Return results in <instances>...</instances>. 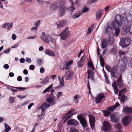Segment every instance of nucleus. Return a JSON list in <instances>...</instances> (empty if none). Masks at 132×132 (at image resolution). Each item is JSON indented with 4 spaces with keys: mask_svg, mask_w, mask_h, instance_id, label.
I'll list each match as a JSON object with an SVG mask.
<instances>
[{
    "mask_svg": "<svg viewBox=\"0 0 132 132\" xmlns=\"http://www.w3.org/2000/svg\"><path fill=\"white\" fill-rule=\"evenodd\" d=\"M40 37L44 42L47 43H48L50 42L53 43L55 40L54 39L52 38L50 35L46 34L44 32H42Z\"/></svg>",
    "mask_w": 132,
    "mask_h": 132,
    "instance_id": "f257e3e1",
    "label": "nucleus"
},
{
    "mask_svg": "<svg viewBox=\"0 0 132 132\" xmlns=\"http://www.w3.org/2000/svg\"><path fill=\"white\" fill-rule=\"evenodd\" d=\"M123 23L121 16L118 14L116 16L115 19L113 21L112 24L114 28H118L121 26Z\"/></svg>",
    "mask_w": 132,
    "mask_h": 132,
    "instance_id": "f03ea898",
    "label": "nucleus"
},
{
    "mask_svg": "<svg viewBox=\"0 0 132 132\" xmlns=\"http://www.w3.org/2000/svg\"><path fill=\"white\" fill-rule=\"evenodd\" d=\"M69 28L66 27L64 30L60 34L61 38L62 40H64L68 37L70 32L68 31Z\"/></svg>",
    "mask_w": 132,
    "mask_h": 132,
    "instance_id": "7ed1b4c3",
    "label": "nucleus"
},
{
    "mask_svg": "<svg viewBox=\"0 0 132 132\" xmlns=\"http://www.w3.org/2000/svg\"><path fill=\"white\" fill-rule=\"evenodd\" d=\"M130 39L127 37L123 38L120 39V45L122 47H127L130 43Z\"/></svg>",
    "mask_w": 132,
    "mask_h": 132,
    "instance_id": "20e7f679",
    "label": "nucleus"
},
{
    "mask_svg": "<svg viewBox=\"0 0 132 132\" xmlns=\"http://www.w3.org/2000/svg\"><path fill=\"white\" fill-rule=\"evenodd\" d=\"M111 127L109 122L104 121L103 124V127L102 128V130L104 131H108L111 129Z\"/></svg>",
    "mask_w": 132,
    "mask_h": 132,
    "instance_id": "39448f33",
    "label": "nucleus"
},
{
    "mask_svg": "<svg viewBox=\"0 0 132 132\" xmlns=\"http://www.w3.org/2000/svg\"><path fill=\"white\" fill-rule=\"evenodd\" d=\"M67 10V9L66 7L61 5L58 11V16L61 17L64 16Z\"/></svg>",
    "mask_w": 132,
    "mask_h": 132,
    "instance_id": "423d86ee",
    "label": "nucleus"
},
{
    "mask_svg": "<svg viewBox=\"0 0 132 132\" xmlns=\"http://www.w3.org/2000/svg\"><path fill=\"white\" fill-rule=\"evenodd\" d=\"M112 25L111 23H108V24L104 27V32L105 34H108L110 32L112 29Z\"/></svg>",
    "mask_w": 132,
    "mask_h": 132,
    "instance_id": "0eeeda50",
    "label": "nucleus"
},
{
    "mask_svg": "<svg viewBox=\"0 0 132 132\" xmlns=\"http://www.w3.org/2000/svg\"><path fill=\"white\" fill-rule=\"evenodd\" d=\"M131 119L132 118L130 116L124 117L122 121L123 125L125 126H128L130 123Z\"/></svg>",
    "mask_w": 132,
    "mask_h": 132,
    "instance_id": "6e6552de",
    "label": "nucleus"
},
{
    "mask_svg": "<svg viewBox=\"0 0 132 132\" xmlns=\"http://www.w3.org/2000/svg\"><path fill=\"white\" fill-rule=\"evenodd\" d=\"M61 5L59 3L55 2L51 5L50 9L51 11H55L59 8Z\"/></svg>",
    "mask_w": 132,
    "mask_h": 132,
    "instance_id": "1a4fd4ad",
    "label": "nucleus"
},
{
    "mask_svg": "<svg viewBox=\"0 0 132 132\" xmlns=\"http://www.w3.org/2000/svg\"><path fill=\"white\" fill-rule=\"evenodd\" d=\"M122 20L123 22V21H126L127 22H130L132 20V16L130 13H128L127 14H125L124 15V17L122 19Z\"/></svg>",
    "mask_w": 132,
    "mask_h": 132,
    "instance_id": "9d476101",
    "label": "nucleus"
},
{
    "mask_svg": "<svg viewBox=\"0 0 132 132\" xmlns=\"http://www.w3.org/2000/svg\"><path fill=\"white\" fill-rule=\"evenodd\" d=\"M77 117L82 126L85 127L86 125V122L83 116L82 115H80L77 116Z\"/></svg>",
    "mask_w": 132,
    "mask_h": 132,
    "instance_id": "9b49d317",
    "label": "nucleus"
},
{
    "mask_svg": "<svg viewBox=\"0 0 132 132\" xmlns=\"http://www.w3.org/2000/svg\"><path fill=\"white\" fill-rule=\"evenodd\" d=\"M119 56L120 57L122 61H128V57L126 55V52L122 51H120L118 53Z\"/></svg>",
    "mask_w": 132,
    "mask_h": 132,
    "instance_id": "f8f14e48",
    "label": "nucleus"
},
{
    "mask_svg": "<svg viewBox=\"0 0 132 132\" xmlns=\"http://www.w3.org/2000/svg\"><path fill=\"white\" fill-rule=\"evenodd\" d=\"M73 75V72L69 70L66 72L64 75V76H67V78L65 80H71Z\"/></svg>",
    "mask_w": 132,
    "mask_h": 132,
    "instance_id": "ddd939ff",
    "label": "nucleus"
},
{
    "mask_svg": "<svg viewBox=\"0 0 132 132\" xmlns=\"http://www.w3.org/2000/svg\"><path fill=\"white\" fill-rule=\"evenodd\" d=\"M126 90V89H124L119 91V96L121 97L120 100L123 103V104H124L125 101L126 100V97L125 95H123L122 93L123 92H124Z\"/></svg>",
    "mask_w": 132,
    "mask_h": 132,
    "instance_id": "4468645a",
    "label": "nucleus"
},
{
    "mask_svg": "<svg viewBox=\"0 0 132 132\" xmlns=\"http://www.w3.org/2000/svg\"><path fill=\"white\" fill-rule=\"evenodd\" d=\"M104 97V94L100 93L96 97L95 101L96 103H99L101 102L102 100Z\"/></svg>",
    "mask_w": 132,
    "mask_h": 132,
    "instance_id": "2eb2a0df",
    "label": "nucleus"
},
{
    "mask_svg": "<svg viewBox=\"0 0 132 132\" xmlns=\"http://www.w3.org/2000/svg\"><path fill=\"white\" fill-rule=\"evenodd\" d=\"M120 119L119 116L117 115L114 114H111L110 117V120L111 121L114 123L118 122Z\"/></svg>",
    "mask_w": 132,
    "mask_h": 132,
    "instance_id": "dca6fc26",
    "label": "nucleus"
},
{
    "mask_svg": "<svg viewBox=\"0 0 132 132\" xmlns=\"http://www.w3.org/2000/svg\"><path fill=\"white\" fill-rule=\"evenodd\" d=\"M121 33L122 35H125L128 33L129 34V26L126 25L123 26Z\"/></svg>",
    "mask_w": 132,
    "mask_h": 132,
    "instance_id": "f3484780",
    "label": "nucleus"
},
{
    "mask_svg": "<svg viewBox=\"0 0 132 132\" xmlns=\"http://www.w3.org/2000/svg\"><path fill=\"white\" fill-rule=\"evenodd\" d=\"M67 23L66 20H62L57 22L56 24L58 28H60L65 26Z\"/></svg>",
    "mask_w": 132,
    "mask_h": 132,
    "instance_id": "a211bd4d",
    "label": "nucleus"
},
{
    "mask_svg": "<svg viewBox=\"0 0 132 132\" xmlns=\"http://www.w3.org/2000/svg\"><path fill=\"white\" fill-rule=\"evenodd\" d=\"M89 121L91 128H94V122L95 118L93 115H90L89 117Z\"/></svg>",
    "mask_w": 132,
    "mask_h": 132,
    "instance_id": "6ab92c4d",
    "label": "nucleus"
},
{
    "mask_svg": "<svg viewBox=\"0 0 132 132\" xmlns=\"http://www.w3.org/2000/svg\"><path fill=\"white\" fill-rule=\"evenodd\" d=\"M55 97L52 96V97H48L46 100V101L48 103H50V105H53L54 104L56 101L54 100Z\"/></svg>",
    "mask_w": 132,
    "mask_h": 132,
    "instance_id": "aec40b11",
    "label": "nucleus"
},
{
    "mask_svg": "<svg viewBox=\"0 0 132 132\" xmlns=\"http://www.w3.org/2000/svg\"><path fill=\"white\" fill-rule=\"evenodd\" d=\"M67 124L69 126L77 125L79 123L78 122L74 119H71L69 120L67 122Z\"/></svg>",
    "mask_w": 132,
    "mask_h": 132,
    "instance_id": "412c9836",
    "label": "nucleus"
},
{
    "mask_svg": "<svg viewBox=\"0 0 132 132\" xmlns=\"http://www.w3.org/2000/svg\"><path fill=\"white\" fill-rule=\"evenodd\" d=\"M85 61V59L84 58V56H82L81 59L77 62V65L79 67H81L83 66Z\"/></svg>",
    "mask_w": 132,
    "mask_h": 132,
    "instance_id": "4be33fe9",
    "label": "nucleus"
},
{
    "mask_svg": "<svg viewBox=\"0 0 132 132\" xmlns=\"http://www.w3.org/2000/svg\"><path fill=\"white\" fill-rule=\"evenodd\" d=\"M45 53L48 55L51 56H54L55 55L53 51L50 49H47L45 50Z\"/></svg>",
    "mask_w": 132,
    "mask_h": 132,
    "instance_id": "5701e85b",
    "label": "nucleus"
},
{
    "mask_svg": "<svg viewBox=\"0 0 132 132\" xmlns=\"http://www.w3.org/2000/svg\"><path fill=\"white\" fill-rule=\"evenodd\" d=\"M127 61H128L127 60H125V61H121L122 62V64H121L120 70L122 72H123L125 69L127 63Z\"/></svg>",
    "mask_w": 132,
    "mask_h": 132,
    "instance_id": "b1692460",
    "label": "nucleus"
},
{
    "mask_svg": "<svg viewBox=\"0 0 132 132\" xmlns=\"http://www.w3.org/2000/svg\"><path fill=\"white\" fill-rule=\"evenodd\" d=\"M74 109L73 110L70 111L68 113H66L64 115V117L68 119L70 118L71 116L74 114L73 113V111H74Z\"/></svg>",
    "mask_w": 132,
    "mask_h": 132,
    "instance_id": "393cba45",
    "label": "nucleus"
},
{
    "mask_svg": "<svg viewBox=\"0 0 132 132\" xmlns=\"http://www.w3.org/2000/svg\"><path fill=\"white\" fill-rule=\"evenodd\" d=\"M119 105V104L117 102L114 105L108 107L107 108V110L109 111H112L117 108Z\"/></svg>",
    "mask_w": 132,
    "mask_h": 132,
    "instance_id": "a878e982",
    "label": "nucleus"
},
{
    "mask_svg": "<svg viewBox=\"0 0 132 132\" xmlns=\"http://www.w3.org/2000/svg\"><path fill=\"white\" fill-rule=\"evenodd\" d=\"M108 45V44L106 39H103L101 40V46L102 48H106Z\"/></svg>",
    "mask_w": 132,
    "mask_h": 132,
    "instance_id": "bb28decb",
    "label": "nucleus"
},
{
    "mask_svg": "<svg viewBox=\"0 0 132 132\" xmlns=\"http://www.w3.org/2000/svg\"><path fill=\"white\" fill-rule=\"evenodd\" d=\"M73 62V61L72 60L70 61H69L68 63H66L65 65H64L65 67L63 68L62 69L63 70H65L69 69V68H68V67Z\"/></svg>",
    "mask_w": 132,
    "mask_h": 132,
    "instance_id": "cd10ccee",
    "label": "nucleus"
},
{
    "mask_svg": "<svg viewBox=\"0 0 132 132\" xmlns=\"http://www.w3.org/2000/svg\"><path fill=\"white\" fill-rule=\"evenodd\" d=\"M108 41L110 45L111 46H113L114 44V39L113 36H111L109 35L108 37Z\"/></svg>",
    "mask_w": 132,
    "mask_h": 132,
    "instance_id": "c85d7f7f",
    "label": "nucleus"
},
{
    "mask_svg": "<svg viewBox=\"0 0 132 132\" xmlns=\"http://www.w3.org/2000/svg\"><path fill=\"white\" fill-rule=\"evenodd\" d=\"M117 85L119 87H121L122 86V81L121 75H120L117 81Z\"/></svg>",
    "mask_w": 132,
    "mask_h": 132,
    "instance_id": "c756f323",
    "label": "nucleus"
},
{
    "mask_svg": "<svg viewBox=\"0 0 132 132\" xmlns=\"http://www.w3.org/2000/svg\"><path fill=\"white\" fill-rule=\"evenodd\" d=\"M116 70L115 69L114 67L112 68L111 69V71L110 72L112 76L114 77V78H117L118 77V76L116 75Z\"/></svg>",
    "mask_w": 132,
    "mask_h": 132,
    "instance_id": "7c9ffc66",
    "label": "nucleus"
},
{
    "mask_svg": "<svg viewBox=\"0 0 132 132\" xmlns=\"http://www.w3.org/2000/svg\"><path fill=\"white\" fill-rule=\"evenodd\" d=\"M124 112L126 113H132V109L128 107H126L123 109Z\"/></svg>",
    "mask_w": 132,
    "mask_h": 132,
    "instance_id": "2f4dec72",
    "label": "nucleus"
},
{
    "mask_svg": "<svg viewBox=\"0 0 132 132\" xmlns=\"http://www.w3.org/2000/svg\"><path fill=\"white\" fill-rule=\"evenodd\" d=\"M103 11L101 10H99L96 13V18L97 20H99L102 14Z\"/></svg>",
    "mask_w": 132,
    "mask_h": 132,
    "instance_id": "473e14b6",
    "label": "nucleus"
},
{
    "mask_svg": "<svg viewBox=\"0 0 132 132\" xmlns=\"http://www.w3.org/2000/svg\"><path fill=\"white\" fill-rule=\"evenodd\" d=\"M112 86L113 87L115 94H118V91L115 82L112 84Z\"/></svg>",
    "mask_w": 132,
    "mask_h": 132,
    "instance_id": "72a5a7b5",
    "label": "nucleus"
},
{
    "mask_svg": "<svg viewBox=\"0 0 132 132\" xmlns=\"http://www.w3.org/2000/svg\"><path fill=\"white\" fill-rule=\"evenodd\" d=\"M74 5L75 4L74 3L72 2L71 3V5L67 8V9L69 11H71L72 12H73L75 9V8L74 7Z\"/></svg>",
    "mask_w": 132,
    "mask_h": 132,
    "instance_id": "f704fd0d",
    "label": "nucleus"
},
{
    "mask_svg": "<svg viewBox=\"0 0 132 132\" xmlns=\"http://www.w3.org/2000/svg\"><path fill=\"white\" fill-rule=\"evenodd\" d=\"M114 29L115 31L114 35L116 37H117L118 36L120 32V29L119 28H114Z\"/></svg>",
    "mask_w": 132,
    "mask_h": 132,
    "instance_id": "c9c22d12",
    "label": "nucleus"
},
{
    "mask_svg": "<svg viewBox=\"0 0 132 132\" xmlns=\"http://www.w3.org/2000/svg\"><path fill=\"white\" fill-rule=\"evenodd\" d=\"M81 12H79L77 13H75L74 15L72 16V18L73 19H75L78 18L81 14Z\"/></svg>",
    "mask_w": 132,
    "mask_h": 132,
    "instance_id": "e433bc0d",
    "label": "nucleus"
},
{
    "mask_svg": "<svg viewBox=\"0 0 132 132\" xmlns=\"http://www.w3.org/2000/svg\"><path fill=\"white\" fill-rule=\"evenodd\" d=\"M4 127L5 129V132H8L11 130V128L8 125L7 123H5L4 124Z\"/></svg>",
    "mask_w": 132,
    "mask_h": 132,
    "instance_id": "4c0bfd02",
    "label": "nucleus"
},
{
    "mask_svg": "<svg viewBox=\"0 0 132 132\" xmlns=\"http://www.w3.org/2000/svg\"><path fill=\"white\" fill-rule=\"evenodd\" d=\"M100 62L101 65L102 67H103L104 66V60L101 55L100 56Z\"/></svg>",
    "mask_w": 132,
    "mask_h": 132,
    "instance_id": "58836bf2",
    "label": "nucleus"
},
{
    "mask_svg": "<svg viewBox=\"0 0 132 132\" xmlns=\"http://www.w3.org/2000/svg\"><path fill=\"white\" fill-rule=\"evenodd\" d=\"M49 80L48 77L45 78L42 82H40V83L43 84H45L46 83L48 82Z\"/></svg>",
    "mask_w": 132,
    "mask_h": 132,
    "instance_id": "ea45409f",
    "label": "nucleus"
},
{
    "mask_svg": "<svg viewBox=\"0 0 132 132\" xmlns=\"http://www.w3.org/2000/svg\"><path fill=\"white\" fill-rule=\"evenodd\" d=\"M94 28V26L92 25L88 29V31L87 33V34L88 35L89 34L91 31H92Z\"/></svg>",
    "mask_w": 132,
    "mask_h": 132,
    "instance_id": "a19ab883",
    "label": "nucleus"
},
{
    "mask_svg": "<svg viewBox=\"0 0 132 132\" xmlns=\"http://www.w3.org/2000/svg\"><path fill=\"white\" fill-rule=\"evenodd\" d=\"M53 84H51L47 88L45 89L43 92V93H45L49 91V90L52 88L53 86Z\"/></svg>",
    "mask_w": 132,
    "mask_h": 132,
    "instance_id": "79ce46f5",
    "label": "nucleus"
},
{
    "mask_svg": "<svg viewBox=\"0 0 132 132\" xmlns=\"http://www.w3.org/2000/svg\"><path fill=\"white\" fill-rule=\"evenodd\" d=\"M15 98L14 97L11 96L9 99V101L11 104L13 103L14 102Z\"/></svg>",
    "mask_w": 132,
    "mask_h": 132,
    "instance_id": "37998d69",
    "label": "nucleus"
},
{
    "mask_svg": "<svg viewBox=\"0 0 132 132\" xmlns=\"http://www.w3.org/2000/svg\"><path fill=\"white\" fill-rule=\"evenodd\" d=\"M88 65L89 67L92 69L93 70L94 69V68L93 67V64L92 62L88 61Z\"/></svg>",
    "mask_w": 132,
    "mask_h": 132,
    "instance_id": "c03bdc74",
    "label": "nucleus"
},
{
    "mask_svg": "<svg viewBox=\"0 0 132 132\" xmlns=\"http://www.w3.org/2000/svg\"><path fill=\"white\" fill-rule=\"evenodd\" d=\"M114 128L115 129H121L122 127L119 123H118L115 125Z\"/></svg>",
    "mask_w": 132,
    "mask_h": 132,
    "instance_id": "a18cd8bd",
    "label": "nucleus"
},
{
    "mask_svg": "<svg viewBox=\"0 0 132 132\" xmlns=\"http://www.w3.org/2000/svg\"><path fill=\"white\" fill-rule=\"evenodd\" d=\"M89 9L85 6H84L83 7V9L82 10V12L83 13H85L88 11Z\"/></svg>",
    "mask_w": 132,
    "mask_h": 132,
    "instance_id": "49530a36",
    "label": "nucleus"
},
{
    "mask_svg": "<svg viewBox=\"0 0 132 132\" xmlns=\"http://www.w3.org/2000/svg\"><path fill=\"white\" fill-rule=\"evenodd\" d=\"M42 107H43L45 109H47L50 106V105L47 104L46 103H45L43 104L42 105Z\"/></svg>",
    "mask_w": 132,
    "mask_h": 132,
    "instance_id": "de8ad7c7",
    "label": "nucleus"
},
{
    "mask_svg": "<svg viewBox=\"0 0 132 132\" xmlns=\"http://www.w3.org/2000/svg\"><path fill=\"white\" fill-rule=\"evenodd\" d=\"M104 114L105 116H107L111 113L110 112L106 110L103 111Z\"/></svg>",
    "mask_w": 132,
    "mask_h": 132,
    "instance_id": "09e8293b",
    "label": "nucleus"
},
{
    "mask_svg": "<svg viewBox=\"0 0 132 132\" xmlns=\"http://www.w3.org/2000/svg\"><path fill=\"white\" fill-rule=\"evenodd\" d=\"M70 132H78L77 130L73 128H70Z\"/></svg>",
    "mask_w": 132,
    "mask_h": 132,
    "instance_id": "8fccbe9b",
    "label": "nucleus"
},
{
    "mask_svg": "<svg viewBox=\"0 0 132 132\" xmlns=\"http://www.w3.org/2000/svg\"><path fill=\"white\" fill-rule=\"evenodd\" d=\"M111 52L114 54L117 53V49L115 47L113 48L111 50Z\"/></svg>",
    "mask_w": 132,
    "mask_h": 132,
    "instance_id": "3c124183",
    "label": "nucleus"
},
{
    "mask_svg": "<svg viewBox=\"0 0 132 132\" xmlns=\"http://www.w3.org/2000/svg\"><path fill=\"white\" fill-rule=\"evenodd\" d=\"M62 92H59L57 93V94L56 95L57 98L59 99L60 97L62 96Z\"/></svg>",
    "mask_w": 132,
    "mask_h": 132,
    "instance_id": "603ef678",
    "label": "nucleus"
},
{
    "mask_svg": "<svg viewBox=\"0 0 132 132\" xmlns=\"http://www.w3.org/2000/svg\"><path fill=\"white\" fill-rule=\"evenodd\" d=\"M129 34H132V23L129 25Z\"/></svg>",
    "mask_w": 132,
    "mask_h": 132,
    "instance_id": "864d4df0",
    "label": "nucleus"
},
{
    "mask_svg": "<svg viewBox=\"0 0 132 132\" xmlns=\"http://www.w3.org/2000/svg\"><path fill=\"white\" fill-rule=\"evenodd\" d=\"M40 21V20H38V21L35 22L34 24V26L37 28L38 26Z\"/></svg>",
    "mask_w": 132,
    "mask_h": 132,
    "instance_id": "5fc2aeb1",
    "label": "nucleus"
},
{
    "mask_svg": "<svg viewBox=\"0 0 132 132\" xmlns=\"http://www.w3.org/2000/svg\"><path fill=\"white\" fill-rule=\"evenodd\" d=\"M8 26H7V30H9L12 27L13 24L12 23H10L9 24V25H8Z\"/></svg>",
    "mask_w": 132,
    "mask_h": 132,
    "instance_id": "6e6d98bb",
    "label": "nucleus"
},
{
    "mask_svg": "<svg viewBox=\"0 0 132 132\" xmlns=\"http://www.w3.org/2000/svg\"><path fill=\"white\" fill-rule=\"evenodd\" d=\"M59 83L60 85L63 86H64V80H60L59 81Z\"/></svg>",
    "mask_w": 132,
    "mask_h": 132,
    "instance_id": "4d7b16f0",
    "label": "nucleus"
},
{
    "mask_svg": "<svg viewBox=\"0 0 132 132\" xmlns=\"http://www.w3.org/2000/svg\"><path fill=\"white\" fill-rule=\"evenodd\" d=\"M41 109H42L41 113H42L46 109L43 107H42V106L41 105L40 107L38 108V110H39Z\"/></svg>",
    "mask_w": 132,
    "mask_h": 132,
    "instance_id": "13d9d810",
    "label": "nucleus"
},
{
    "mask_svg": "<svg viewBox=\"0 0 132 132\" xmlns=\"http://www.w3.org/2000/svg\"><path fill=\"white\" fill-rule=\"evenodd\" d=\"M10 48H8L6 49L4 52V53L6 54H8L10 52Z\"/></svg>",
    "mask_w": 132,
    "mask_h": 132,
    "instance_id": "bf43d9fd",
    "label": "nucleus"
},
{
    "mask_svg": "<svg viewBox=\"0 0 132 132\" xmlns=\"http://www.w3.org/2000/svg\"><path fill=\"white\" fill-rule=\"evenodd\" d=\"M16 36L15 34H12V39L14 40L16 39Z\"/></svg>",
    "mask_w": 132,
    "mask_h": 132,
    "instance_id": "052dcab7",
    "label": "nucleus"
},
{
    "mask_svg": "<svg viewBox=\"0 0 132 132\" xmlns=\"http://www.w3.org/2000/svg\"><path fill=\"white\" fill-rule=\"evenodd\" d=\"M13 88H15L16 89H19L20 90H23V89H25L26 88H23V87H12Z\"/></svg>",
    "mask_w": 132,
    "mask_h": 132,
    "instance_id": "680f3d73",
    "label": "nucleus"
},
{
    "mask_svg": "<svg viewBox=\"0 0 132 132\" xmlns=\"http://www.w3.org/2000/svg\"><path fill=\"white\" fill-rule=\"evenodd\" d=\"M26 61L28 63H30L31 62V60L30 58L27 57L26 58Z\"/></svg>",
    "mask_w": 132,
    "mask_h": 132,
    "instance_id": "e2e57ef3",
    "label": "nucleus"
},
{
    "mask_svg": "<svg viewBox=\"0 0 132 132\" xmlns=\"http://www.w3.org/2000/svg\"><path fill=\"white\" fill-rule=\"evenodd\" d=\"M9 23H7L4 24L2 26V27L4 28H6L8 26V25H9Z\"/></svg>",
    "mask_w": 132,
    "mask_h": 132,
    "instance_id": "0e129e2a",
    "label": "nucleus"
},
{
    "mask_svg": "<svg viewBox=\"0 0 132 132\" xmlns=\"http://www.w3.org/2000/svg\"><path fill=\"white\" fill-rule=\"evenodd\" d=\"M29 68L31 70H33L35 69V67L33 65H30Z\"/></svg>",
    "mask_w": 132,
    "mask_h": 132,
    "instance_id": "69168bd1",
    "label": "nucleus"
},
{
    "mask_svg": "<svg viewBox=\"0 0 132 132\" xmlns=\"http://www.w3.org/2000/svg\"><path fill=\"white\" fill-rule=\"evenodd\" d=\"M105 68L108 71H109L110 72L111 68H110L109 66H105Z\"/></svg>",
    "mask_w": 132,
    "mask_h": 132,
    "instance_id": "338daca9",
    "label": "nucleus"
},
{
    "mask_svg": "<svg viewBox=\"0 0 132 132\" xmlns=\"http://www.w3.org/2000/svg\"><path fill=\"white\" fill-rule=\"evenodd\" d=\"M34 104L33 103H31L30 104L28 105V109H31V107L32 106L34 105Z\"/></svg>",
    "mask_w": 132,
    "mask_h": 132,
    "instance_id": "774afa93",
    "label": "nucleus"
}]
</instances>
